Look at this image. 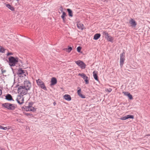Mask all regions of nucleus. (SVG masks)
<instances>
[{
  "mask_svg": "<svg viewBox=\"0 0 150 150\" xmlns=\"http://www.w3.org/2000/svg\"><path fill=\"white\" fill-rule=\"evenodd\" d=\"M9 65L11 66H14L18 62V58H15L13 57H10L8 58Z\"/></svg>",
  "mask_w": 150,
  "mask_h": 150,
  "instance_id": "1",
  "label": "nucleus"
},
{
  "mask_svg": "<svg viewBox=\"0 0 150 150\" xmlns=\"http://www.w3.org/2000/svg\"><path fill=\"white\" fill-rule=\"evenodd\" d=\"M28 90H29L23 86H20L18 88V92L22 95H25L27 93Z\"/></svg>",
  "mask_w": 150,
  "mask_h": 150,
  "instance_id": "2",
  "label": "nucleus"
},
{
  "mask_svg": "<svg viewBox=\"0 0 150 150\" xmlns=\"http://www.w3.org/2000/svg\"><path fill=\"white\" fill-rule=\"evenodd\" d=\"M2 106L9 110H14L15 108L14 105L8 103H3Z\"/></svg>",
  "mask_w": 150,
  "mask_h": 150,
  "instance_id": "3",
  "label": "nucleus"
},
{
  "mask_svg": "<svg viewBox=\"0 0 150 150\" xmlns=\"http://www.w3.org/2000/svg\"><path fill=\"white\" fill-rule=\"evenodd\" d=\"M36 83L38 85L43 89L46 90L47 88L45 85L44 83L40 79L36 80Z\"/></svg>",
  "mask_w": 150,
  "mask_h": 150,
  "instance_id": "4",
  "label": "nucleus"
},
{
  "mask_svg": "<svg viewBox=\"0 0 150 150\" xmlns=\"http://www.w3.org/2000/svg\"><path fill=\"white\" fill-rule=\"evenodd\" d=\"M103 35L105 36V38L108 41L110 42H112L113 40V38L109 35V34L107 32V31H103Z\"/></svg>",
  "mask_w": 150,
  "mask_h": 150,
  "instance_id": "5",
  "label": "nucleus"
},
{
  "mask_svg": "<svg viewBox=\"0 0 150 150\" xmlns=\"http://www.w3.org/2000/svg\"><path fill=\"white\" fill-rule=\"evenodd\" d=\"M75 63L82 69H84L86 67V64L84 62L80 60L76 61Z\"/></svg>",
  "mask_w": 150,
  "mask_h": 150,
  "instance_id": "6",
  "label": "nucleus"
},
{
  "mask_svg": "<svg viewBox=\"0 0 150 150\" xmlns=\"http://www.w3.org/2000/svg\"><path fill=\"white\" fill-rule=\"evenodd\" d=\"M18 74L20 76L23 75L25 76L28 74V72L27 71L23 70L20 68L18 71Z\"/></svg>",
  "mask_w": 150,
  "mask_h": 150,
  "instance_id": "7",
  "label": "nucleus"
},
{
  "mask_svg": "<svg viewBox=\"0 0 150 150\" xmlns=\"http://www.w3.org/2000/svg\"><path fill=\"white\" fill-rule=\"evenodd\" d=\"M78 75L81 76L84 80L86 84H88L89 83L88 78L86 76V75L83 73H79Z\"/></svg>",
  "mask_w": 150,
  "mask_h": 150,
  "instance_id": "8",
  "label": "nucleus"
},
{
  "mask_svg": "<svg viewBox=\"0 0 150 150\" xmlns=\"http://www.w3.org/2000/svg\"><path fill=\"white\" fill-rule=\"evenodd\" d=\"M16 100L18 103L21 104L24 102V98L23 95H18L17 96Z\"/></svg>",
  "mask_w": 150,
  "mask_h": 150,
  "instance_id": "9",
  "label": "nucleus"
},
{
  "mask_svg": "<svg viewBox=\"0 0 150 150\" xmlns=\"http://www.w3.org/2000/svg\"><path fill=\"white\" fill-rule=\"evenodd\" d=\"M23 86L29 90L31 87V83L29 81L25 80L24 82Z\"/></svg>",
  "mask_w": 150,
  "mask_h": 150,
  "instance_id": "10",
  "label": "nucleus"
},
{
  "mask_svg": "<svg viewBox=\"0 0 150 150\" xmlns=\"http://www.w3.org/2000/svg\"><path fill=\"white\" fill-rule=\"evenodd\" d=\"M120 65L121 67L123 66V65L124 64V62L125 60V53L123 52L120 55Z\"/></svg>",
  "mask_w": 150,
  "mask_h": 150,
  "instance_id": "11",
  "label": "nucleus"
},
{
  "mask_svg": "<svg viewBox=\"0 0 150 150\" xmlns=\"http://www.w3.org/2000/svg\"><path fill=\"white\" fill-rule=\"evenodd\" d=\"M129 23L131 26L133 27H135L137 25L136 22L135 20L132 18H131L129 21Z\"/></svg>",
  "mask_w": 150,
  "mask_h": 150,
  "instance_id": "12",
  "label": "nucleus"
},
{
  "mask_svg": "<svg viewBox=\"0 0 150 150\" xmlns=\"http://www.w3.org/2000/svg\"><path fill=\"white\" fill-rule=\"evenodd\" d=\"M57 82V80L55 77H52V78L51 81L50 85L51 86L54 85L56 84Z\"/></svg>",
  "mask_w": 150,
  "mask_h": 150,
  "instance_id": "13",
  "label": "nucleus"
},
{
  "mask_svg": "<svg viewBox=\"0 0 150 150\" xmlns=\"http://www.w3.org/2000/svg\"><path fill=\"white\" fill-rule=\"evenodd\" d=\"M78 89L77 93L78 95L82 98H86L85 96L81 93V88L79 87H78Z\"/></svg>",
  "mask_w": 150,
  "mask_h": 150,
  "instance_id": "14",
  "label": "nucleus"
},
{
  "mask_svg": "<svg viewBox=\"0 0 150 150\" xmlns=\"http://www.w3.org/2000/svg\"><path fill=\"white\" fill-rule=\"evenodd\" d=\"M63 97L65 100L68 101H70L71 99L70 96L68 94L65 95Z\"/></svg>",
  "mask_w": 150,
  "mask_h": 150,
  "instance_id": "15",
  "label": "nucleus"
},
{
  "mask_svg": "<svg viewBox=\"0 0 150 150\" xmlns=\"http://www.w3.org/2000/svg\"><path fill=\"white\" fill-rule=\"evenodd\" d=\"M97 74V71H94L93 72V75L94 79L97 81H98V78Z\"/></svg>",
  "mask_w": 150,
  "mask_h": 150,
  "instance_id": "16",
  "label": "nucleus"
},
{
  "mask_svg": "<svg viewBox=\"0 0 150 150\" xmlns=\"http://www.w3.org/2000/svg\"><path fill=\"white\" fill-rule=\"evenodd\" d=\"M26 110L27 111H35V109L33 107L31 106H28L26 108Z\"/></svg>",
  "mask_w": 150,
  "mask_h": 150,
  "instance_id": "17",
  "label": "nucleus"
},
{
  "mask_svg": "<svg viewBox=\"0 0 150 150\" xmlns=\"http://www.w3.org/2000/svg\"><path fill=\"white\" fill-rule=\"evenodd\" d=\"M6 6L9 9L12 11H14L15 10V8L14 7L11 6L9 4H7L6 5Z\"/></svg>",
  "mask_w": 150,
  "mask_h": 150,
  "instance_id": "18",
  "label": "nucleus"
},
{
  "mask_svg": "<svg viewBox=\"0 0 150 150\" xmlns=\"http://www.w3.org/2000/svg\"><path fill=\"white\" fill-rule=\"evenodd\" d=\"M100 33H96L94 35L93 39L95 40H97L100 38Z\"/></svg>",
  "mask_w": 150,
  "mask_h": 150,
  "instance_id": "19",
  "label": "nucleus"
},
{
  "mask_svg": "<svg viewBox=\"0 0 150 150\" xmlns=\"http://www.w3.org/2000/svg\"><path fill=\"white\" fill-rule=\"evenodd\" d=\"M6 99L8 100H12V98L10 94H8L6 96Z\"/></svg>",
  "mask_w": 150,
  "mask_h": 150,
  "instance_id": "20",
  "label": "nucleus"
},
{
  "mask_svg": "<svg viewBox=\"0 0 150 150\" xmlns=\"http://www.w3.org/2000/svg\"><path fill=\"white\" fill-rule=\"evenodd\" d=\"M69 15V16L72 17L73 16V13L72 11L69 8H68L67 9Z\"/></svg>",
  "mask_w": 150,
  "mask_h": 150,
  "instance_id": "21",
  "label": "nucleus"
},
{
  "mask_svg": "<svg viewBox=\"0 0 150 150\" xmlns=\"http://www.w3.org/2000/svg\"><path fill=\"white\" fill-rule=\"evenodd\" d=\"M66 16V13L65 12H63L61 16V18H62L64 22H65L66 18H65V17Z\"/></svg>",
  "mask_w": 150,
  "mask_h": 150,
  "instance_id": "22",
  "label": "nucleus"
},
{
  "mask_svg": "<svg viewBox=\"0 0 150 150\" xmlns=\"http://www.w3.org/2000/svg\"><path fill=\"white\" fill-rule=\"evenodd\" d=\"M77 26L78 28L79 29H81L82 30L83 29V25L82 24L80 23H78L77 24Z\"/></svg>",
  "mask_w": 150,
  "mask_h": 150,
  "instance_id": "23",
  "label": "nucleus"
},
{
  "mask_svg": "<svg viewBox=\"0 0 150 150\" xmlns=\"http://www.w3.org/2000/svg\"><path fill=\"white\" fill-rule=\"evenodd\" d=\"M10 128V126H8V127H4L1 125L0 127V129H3L4 130H6L7 129H9Z\"/></svg>",
  "mask_w": 150,
  "mask_h": 150,
  "instance_id": "24",
  "label": "nucleus"
},
{
  "mask_svg": "<svg viewBox=\"0 0 150 150\" xmlns=\"http://www.w3.org/2000/svg\"><path fill=\"white\" fill-rule=\"evenodd\" d=\"M72 50V48L71 47H69L68 48H64V50L67 51L69 53Z\"/></svg>",
  "mask_w": 150,
  "mask_h": 150,
  "instance_id": "25",
  "label": "nucleus"
},
{
  "mask_svg": "<svg viewBox=\"0 0 150 150\" xmlns=\"http://www.w3.org/2000/svg\"><path fill=\"white\" fill-rule=\"evenodd\" d=\"M127 119L128 118H132L133 119L134 118V116L133 115H128L127 116Z\"/></svg>",
  "mask_w": 150,
  "mask_h": 150,
  "instance_id": "26",
  "label": "nucleus"
},
{
  "mask_svg": "<svg viewBox=\"0 0 150 150\" xmlns=\"http://www.w3.org/2000/svg\"><path fill=\"white\" fill-rule=\"evenodd\" d=\"M127 96L130 99H133L132 96L130 93L127 95Z\"/></svg>",
  "mask_w": 150,
  "mask_h": 150,
  "instance_id": "27",
  "label": "nucleus"
},
{
  "mask_svg": "<svg viewBox=\"0 0 150 150\" xmlns=\"http://www.w3.org/2000/svg\"><path fill=\"white\" fill-rule=\"evenodd\" d=\"M127 119V116H125L122 117H121L120 118V119L121 120H125Z\"/></svg>",
  "mask_w": 150,
  "mask_h": 150,
  "instance_id": "28",
  "label": "nucleus"
},
{
  "mask_svg": "<svg viewBox=\"0 0 150 150\" xmlns=\"http://www.w3.org/2000/svg\"><path fill=\"white\" fill-rule=\"evenodd\" d=\"M81 47H80V46L78 47L77 48V51H78V52H81Z\"/></svg>",
  "mask_w": 150,
  "mask_h": 150,
  "instance_id": "29",
  "label": "nucleus"
},
{
  "mask_svg": "<svg viewBox=\"0 0 150 150\" xmlns=\"http://www.w3.org/2000/svg\"><path fill=\"white\" fill-rule=\"evenodd\" d=\"M112 91V89L111 88H109V89H106V90H105V91H107L109 92H111Z\"/></svg>",
  "mask_w": 150,
  "mask_h": 150,
  "instance_id": "30",
  "label": "nucleus"
},
{
  "mask_svg": "<svg viewBox=\"0 0 150 150\" xmlns=\"http://www.w3.org/2000/svg\"><path fill=\"white\" fill-rule=\"evenodd\" d=\"M123 93H124V95L125 96H127L128 94H129V93L128 92H123Z\"/></svg>",
  "mask_w": 150,
  "mask_h": 150,
  "instance_id": "31",
  "label": "nucleus"
},
{
  "mask_svg": "<svg viewBox=\"0 0 150 150\" xmlns=\"http://www.w3.org/2000/svg\"><path fill=\"white\" fill-rule=\"evenodd\" d=\"M0 51L3 52L4 51V48H1L0 49Z\"/></svg>",
  "mask_w": 150,
  "mask_h": 150,
  "instance_id": "32",
  "label": "nucleus"
},
{
  "mask_svg": "<svg viewBox=\"0 0 150 150\" xmlns=\"http://www.w3.org/2000/svg\"><path fill=\"white\" fill-rule=\"evenodd\" d=\"M12 54H13L11 52H8L7 54V56H9L10 55H12Z\"/></svg>",
  "mask_w": 150,
  "mask_h": 150,
  "instance_id": "33",
  "label": "nucleus"
},
{
  "mask_svg": "<svg viewBox=\"0 0 150 150\" xmlns=\"http://www.w3.org/2000/svg\"><path fill=\"white\" fill-rule=\"evenodd\" d=\"M2 93V91L0 89V96L1 95Z\"/></svg>",
  "mask_w": 150,
  "mask_h": 150,
  "instance_id": "34",
  "label": "nucleus"
},
{
  "mask_svg": "<svg viewBox=\"0 0 150 150\" xmlns=\"http://www.w3.org/2000/svg\"><path fill=\"white\" fill-rule=\"evenodd\" d=\"M62 9H63V8H62V7H61L60 8V10L62 12H63Z\"/></svg>",
  "mask_w": 150,
  "mask_h": 150,
  "instance_id": "35",
  "label": "nucleus"
},
{
  "mask_svg": "<svg viewBox=\"0 0 150 150\" xmlns=\"http://www.w3.org/2000/svg\"><path fill=\"white\" fill-rule=\"evenodd\" d=\"M56 103L55 102H54L53 103V104L54 105H56Z\"/></svg>",
  "mask_w": 150,
  "mask_h": 150,
  "instance_id": "36",
  "label": "nucleus"
},
{
  "mask_svg": "<svg viewBox=\"0 0 150 150\" xmlns=\"http://www.w3.org/2000/svg\"><path fill=\"white\" fill-rule=\"evenodd\" d=\"M146 136H150V134H148L146 135Z\"/></svg>",
  "mask_w": 150,
  "mask_h": 150,
  "instance_id": "37",
  "label": "nucleus"
},
{
  "mask_svg": "<svg viewBox=\"0 0 150 150\" xmlns=\"http://www.w3.org/2000/svg\"><path fill=\"white\" fill-rule=\"evenodd\" d=\"M17 1H19V0H16Z\"/></svg>",
  "mask_w": 150,
  "mask_h": 150,
  "instance_id": "38",
  "label": "nucleus"
}]
</instances>
